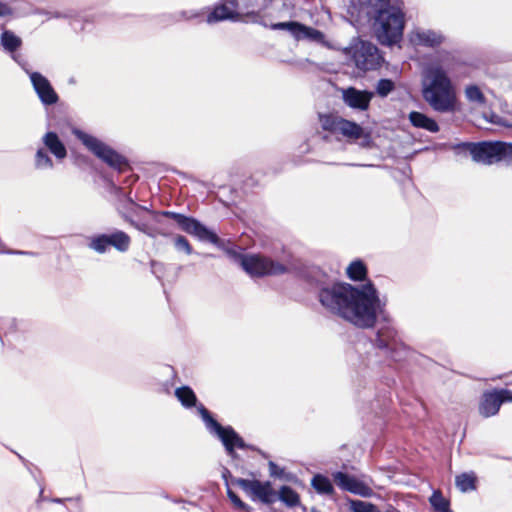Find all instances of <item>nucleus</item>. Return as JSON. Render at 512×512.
Wrapping results in <instances>:
<instances>
[{
	"label": "nucleus",
	"mask_w": 512,
	"mask_h": 512,
	"mask_svg": "<svg viewBox=\"0 0 512 512\" xmlns=\"http://www.w3.org/2000/svg\"><path fill=\"white\" fill-rule=\"evenodd\" d=\"M319 301L329 312L359 328H371L383 316L386 303L371 282L360 286L335 283L319 291Z\"/></svg>",
	"instance_id": "1"
},
{
	"label": "nucleus",
	"mask_w": 512,
	"mask_h": 512,
	"mask_svg": "<svg viewBox=\"0 0 512 512\" xmlns=\"http://www.w3.org/2000/svg\"><path fill=\"white\" fill-rule=\"evenodd\" d=\"M121 217L135 229L151 238L157 236H169L172 232L171 225L165 218L173 219L186 233L197 237L201 241L217 243V235L202 225L198 220L172 211L151 212V222L136 221L123 209H119Z\"/></svg>",
	"instance_id": "2"
},
{
	"label": "nucleus",
	"mask_w": 512,
	"mask_h": 512,
	"mask_svg": "<svg viewBox=\"0 0 512 512\" xmlns=\"http://www.w3.org/2000/svg\"><path fill=\"white\" fill-rule=\"evenodd\" d=\"M422 95L434 111L450 113L456 110L455 87L447 72L439 64H431L425 69Z\"/></svg>",
	"instance_id": "3"
},
{
	"label": "nucleus",
	"mask_w": 512,
	"mask_h": 512,
	"mask_svg": "<svg viewBox=\"0 0 512 512\" xmlns=\"http://www.w3.org/2000/svg\"><path fill=\"white\" fill-rule=\"evenodd\" d=\"M375 15L374 29L380 43L392 45L403 35L404 13L400 0H366Z\"/></svg>",
	"instance_id": "4"
},
{
	"label": "nucleus",
	"mask_w": 512,
	"mask_h": 512,
	"mask_svg": "<svg viewBox=\"0 0 512 512\" xmlns=\"http://www.w3.org/2000/svg\"><path fill=\"white\" fill-rule=\"evenodd\" d=\"M475 162L491 165L499 161L512 163V143L481 142L463 145Z\"/></svg>",
	"instance_id": "5"
},
{
	"label": "nucleus",
	"mask_w": 512,
	"mask_h": 512,
	"mask_svg": "<svg viewBox=\"0 0 512 512\" xmlns=\"http://www.w3.org/2000/svg\"><path fill=\"white\" fill-rule=\"evenodd\" d=\"M198 411L206 425V428L210 433L215 434L221 440L227 453L231 457H235L236 455L235 448L245 449L248 447L232 427L221 426L203 405L198 406Z\"/></svg>",
	"instance_id": "6"
},
{
	"label": "nucleus",
	"mask_w": 512,
	"mask_h": 512,
	"mask_svg": "<svg viewBox=\"0 0 512 512\" xmlns=\"http://www.w3.org/2000/svg\"><path fill=\"white\" fill-rule=\"evenodd\" d=\"M74 135L88 150L111 168L122 171L127 166V162L123 156L96 137L77 129L74 130Z\"/></svg>",
	"instance_id": "7"
},
{
	"label": "nucleus",
	"mask_w": 512,
	"mask_h": 512,
	"mask_svg": "<svg viewBox=\"0 0 512 512\" xmlns=\"http://www.w3.org/2000/svg\"><path fill=\"white\" fill-rule=\"evenodd\" d=\"M262 25L270 28L271 30L286 31L296 41H309L321 44L325 42V35L321 31L306 26L297 21H284L275 23H267L263 21Z\"/></svg>",
	"instance_id": "8"
},
{
	"label": "nucleus",
	"mask_w": 512,
	"mask_h": 512,
	"mask_svg": "<svg viewBox=\"0 0 512 512\" xmlns=\"http://www.w3.org/2000/svg\"><path fill=\"white\" fill-rule=\"evenodd\" d=\"M241 266L249 275L256 277L279 275L286 272L284 265L260 255L242 256Z\"/></svg>",
	"instance_id": "9"
},
{
	"label": "nucleus",
	"mask_w": 512,
	"mask_h": 512,
	"mask_svg": "<svg viewBox=\"0 0 512 512\" xmlns=\"http://www.w3.org/2000/svg\"><path fill=\"white\" fill-rule=\"evenodd\" d=\"M233 483L240 487L252 501H260L264 504H272L277 499V493L271 482L237 478Z\"/></svg>",
	"instance_id": "10"
},
{
	"label": "nucleus",
	"mask_w": 512,
	"mask_h": 512,
	"mask_svg": "<svg viewBox=\"0 0 512 512\" xmlns=\"http://www.w3.org/2000/svg\"><path fill=\"white\" fill-rule=\"evenodd\" d=\"M353 60L358 69L369 71L380 67L383 59L375 45L369 42H360L354 47Z\"/></svg>",
	"instance_id": "11"
},
{
	"label": "nucleus",
	"mask_w": 512,
	"mask_h": 512,
	"mask_svg": "<svg viewBox=\"0 0 512 512\" xmlns=\"http://www.w3.org/2000/svg\"><path fill=\"white\" fill-rule=\"evenodd\" d=\"M244 7L245 15L258 16L267 12V15L282 17L291 10L292 4L290 0H249Z\"/></svg>",
	"instance_id": "12"
},
{
	"label": "nucleus",
	"mask_w": 512,
	"mask_h": 512,
	"mask_svg": "<svg viewBox=\"0 0 512 512\" xmlns=\"http://www.w3.org/2000/svg\"><path fill=\"white\" fill-rule=\"evenodd\" d=\"M245 15L244 5H240L237 0H226L224 3L216 6L207 16L208 23H215L224 20H239L240 16Z\"/></svg>",
	"instance_id": "13"
},
{
	"label": "nucleus",
	"mask_w": 512,
	"mask_h": 512,
	"mask_svg": "<svg viewBox=\"0 0 512 512\" xmlns=\"http://www.w3.org/2000/svg\"><path fill=\"white\" fill-rule=\"evenodd\" d=\"M35 92L44 105H53L58 101V95L49 80L39 72H30L25 67Z\"/></svg>",
	"instance_id": "14"
},
{
	"label": "nucleus",
	"mask_w": 512,
	"mask_h": 512,
	"mask_svg": "<svg viewBox=\"0 0 512 512\" xmlns=\"http://www.w3.org/2000/svg\"><path fill=\"white\" fill-rule=\"evenodd\" d=\"M375 345L379 349L391 351V357L395 360H400V356L397 354L403 348V345L399 340L397 331L393 327L385 326L381 328L377 333Z\"/></svg>",
	"instance_id": "15"
},
{
	"label": "nucleus",
	"mask_w": 512,
	"mask_h": 512,
	"mask_svg": "<svg viewBox=\"0 0 512 512\" xmlns=\"http://www.w3.org/2000/svg\"><path fill=\"white\" fill-rule=\"evenodd\" d=\"M373 93L361 91L350 87L343 91V100L345 104L353 109L365 111L369 108Z\"/></svg>",
	"instance_id": "16"
},
{
	"label": "nucleus",
	"mask_w": 512,
	"mask_h": 512,
	"mask_svg": "<svg viewBox=\"0 0 512 512\" xmlns=\"http://www.w3.org/2000/svg\"><path fill=\"white\" fill-rule=\"evenodd\" d=\"M410 41L414 45L435 47L443 43L444 36L430 29H415L410 34Z\"/></svg>",
	"instance_id": "17"
},
{
	"label": "nucleus",
	"mask_w": 512,
	"mask_h": 512,
	"mask_svg": "<svg viewBox=\"0 0 512 512\" xmlns=\"http://www.w3.org/2000/svg\"><path fill=\"white\" fill-rule=\"evenodd\" d=\"M501 405L498 390L487 391L483 393L479 403V413L485 418L494 416L499 412Z\"/></svg>",
	"instance_id": "18"
},
{
	"label": "nucleus",
	"mask_w": 512,
	"mask_h": 512,
	"mask_svg": "<svg viewBox=\"0 0 512 512\" xmlns=\"http://www.w3.org/2000/svg\"><path fill=\"white\" fill-rule=\"evenodd\" d=\"M338 126V132L339 134L343 135L346 138L349 139H360L364 138L362 145L368 146L370 143V137L369 135H364V130L360 125H358L355 122L348 121L346 119H342V121L339 122Z\"/></svg>",
	"instance_id": "19"
},
{
	"label": "nucleus",
	"mask_w": 512,
	"mask_h": 512,
	"mask_svg": "<svg viewBox=\"0 0 512 512\" xmlns=\"http://www.w3.org/2000/svg\"><path fill=\"white\" fill-rule=\"evenodd\" d=\"M45 147L59 160H62L67 155L65 145L59 139L58 135L54 132H47L42 138Z\"/></svg>",
	"instance_id": "20"
},
{
	"label": "nucleus",
	"mask_w": 512,
	"mask_h": 512,
	"mask_svg": "<svg viewBox=\"0 0 512 512\" xmlns=\"http://www.w3.org/2000/svg\"><path fill=\"white\" fill-rule=\"evenodd\" d=\"M409 120L411 124L416 128L424 129L432 133L439 131V125L437 122L421 112H410Z\"/></svg>",
	"instance_id": "21"
},
{
	"label": "nucleus",
	"mask_w": 512,
	"mask_h": 512,
	"mask_svg": "<svg viewBox=\"0 0 512 512\" xmlns=\"http://www.w3.org/2000/svg\"><path fill=\"white\" fill-rule=\"evenodd\" d=\"M109 245L114 247L119 252H126L131 245L130 236L122 230H114L112 233L107 234Z\"/></svg>",
	"instance_id": "22"
},
{
	"label": "nucleus",
	"mask_w": 512,
	"mask_h": 512,
	"mask_svg": "<svg viewBox=\"0 0 512 512\" xmlns=\"http://www.w3.org/2000/svg\"><path fill=\"white\" fill-rule=\"evenodd\" d=\"M456 487L461 492H469L476 489V475L473 472L462 473L455 478Z\"/></svg>",
	"instance_id": "23"
},
{
	"label": "nucleus",
	"mask_w": 512,
	"mask_h": 512,
	"mask_svg": "<svg viewBox=\"0 0 512 512\" xmlns=\"http://www.w3.org/2000/svg\"><path fill=\"white\" fill-rule=\"evenodd\" d=\"M371 483V479L362 480L354 477L353 485L349 487V492L361 497H371L373 495V490L370 486Z\"/></svg>",
	"instance_id": "24"
},
{
	"label": "nucleus",
	"mask_w": 512,
	"mask_h": 512,
	"mask_svg": "<svg viewBox=\"0 0 512 512\" xmlns=\"http://www.w3.org/2000/svg\"><path fill=\"white\" fill-rule=\"evenodd\" d=\"M0 39L2 46L8 52L13 53L22 45L21 38L9 30L2 32Z\"/></svg>",
	"instance_id": "25"
},
{
	"label": "nucleus",
	"mask_w": 512,
	"mask_h": 512,
	"mask_svg": "<svg viewBox=\"0 0 512 512\" xmlns=\"http://www.w3.org/2000/svg\"><path fill=\"white\" fill-rule=\"evenodd\" d=\"M175 396L181 402V404L187 408L195 406L197 401L195 393L188 386L177 388L175 390Z\"/></svg>",
	"instance_id": "26"
},
{
	"label": "nucleus",
	"mask_w": 512,
	"mask_h": 512,
	"mask_svg": "<svg viewBox=\"0 0 512 512\" xmlns=\"http://www.w3.org/2000/svg\"><path fill=\"white\" fill-rule=\"evenodd\" d=\"M466 99L477 106H484L486 104V98L477 85H468L465 90Z\"/></svg>",
	"instance_id": "27"
},
{
	"label": "nucleus",
	"mask_w": 512,
	"mask_h": 512,
	"mask_svg": "<svg viewBox=\"0 0 512 512\" xmlns=\"http://www.w3.org/2000/svg\"><path fill=\"white\" fill-rule=\"evenodd\" d=\"M429 502L435 512H453L450 509L449 501L443 497L439 490H436L432 493L431 497L429 498Z\"/></svg>",
	"instance_id": "28"
},
{
	"label": "nucleus",
	"mask_w": 512,
	"mask_h": 512,
	"mask_svg": "<svg viewBox=\"0 0 512 512\" xmlns=\"http://www.w3.org/2000/svg\"><path fill=\"white\" fill-rule=\"evenodd\" d=\"M347 276L354 281H359L365 278L367 270L364 263L360 260H355L346 269Z\"/></svg>",
	"instance_id": "29"
},
{
	"label": "nucleus",
	"mask_w": 512,
	"mask_h": 512,
	"mask_svg": "<svg viewBox=\"0 0 512 512\" xmlns=\"http://www.w3.org/2000/svg\"><path fill=\"white\" fill-rule=\"evenodd\" d=\"M278 498L289 507H294L299 503V495L289 486L280 488Z\"/></svg>",
	"instance_id": "30"
},
{
	"label": "nucleus",
	"mask_w": 512,
	"mask_h": 512,
	"mask_svg": "<svg viewBox=\"0 0 512 512\" xmlns=\"http://www.w3.org/2000/svg\"><path fill=\"white\" fill-rule=\"evenodd\" d=\"M313 488L321 494H331L333 493V486L331 481L323 476V475H315L312 479Z\"/></svg>",
	"instance_id": "31"
},
{
	"label": "nucleus",
	"mask_w": 512,
	"mask_h": 512,
	"mask_svg": "<svg viewBox=\"0 0 512 512\" xmlns=\"http://www.w3.org/2000/svg\"><path fill=\"white\" fill-rule=\"evenodd\" d=\"M343 118L334 115H320V124L324 130L331 131L333 133L338 132L339 122Z\"/></svg>",
	"instance_id": "32"
},
{
	"label": "nucleus",
	"mask_w": 512,
	"mask_h": 512,
	"mask_svg": "<svg viewBox=\"0 0 512 512\" xmlns=\"http://www.w3.org/2000/svg\"><path fill=\"white\" fill-rule=\"evenodd\" d=\"M109 246L107 234L97 235L89 243V247L100 254L105 253Z\"/></svg>",
	"instance_id": "33"
},
{
	"label": "nucleus",
	"mask_w": 512,
	"mask_h": 512,
	"mask_svg": "<svg viewBox=\"0 0 512 512\" xmlns=\"http://www.w3.org/2000/svg\"><path fill=\"white\" fill-rule=\"evenodd\" d=\"M35 167L37 169H52L53 161L43 148H39L35 154Z\"/></svg>",
	"instance_id": "34"
},
{
	"label": "nucleus",
	"mask_w": 512,
	"mask_h": 512,
	"mask_svg": "<svg viewBox=\"0 0 512 512\" xmlns=\"http://www.w3.org/2000/svg\"><path fill=\"white\" fill-rule=\"evenodd\" d=\"M333 479L340 489L349 492V487L353 485L354 476H350L343 472H335L333 474Z\"/></svg>",
	"instance_id": "35"
},
{
	"label": "nucleus",
	"mask_w": 512,
	"mask_h": 512,
	"mask_svg": "<svg viewBox=\"0 0 512 512\" xmlns=\"http://www.w3.org/2000/svg\"><path fill=\"white\" fill-rule=\"evenodd\" d=\"M395 89V83L390 79H380L376 85V93L380 97L388 96Z\"/></svg>",
	"instance_id": "36"
},
{
	"label": "nucleus",
	"mask_w": 512,
	"mask_h": 512,
	"mask_svg": "<svg viewBox=\"0 0 512 512\" xmlns=\"http://www.w3.org/2000/svg\"><path fill=\"white\" fill-rule=\"evenodd\" d=\"M351 512H380L376 505L360 500L351 501Z\"/></svg>",
	"instance_id": "37"
},
{
	"label": "nucleus",
	"mask_w": 512,
	"mask_h": 512,
	"mask_svg": "<svg viewBox=\"0 0 512 512\" xmlns=\"http://www.w3.org/2000/svg\"><path fill=\"white\" fill-rule=\"evenodd\" d=\"M175 247L178 250L185 251L187 254H191L192 253V247L189 244L188 240L184 236L178 235L175 238Z\"/></svg>",
	"instance_id": "38"
},
{
	"label": "nucleus",
	"mask_w": 512,
	"mask_h": 512,
	"mask_svg": "<svg viewBox=\"0 0 512 512\" xmlns=\"http://www.w3.org/2000/svg\"><path fill=\"white\" fill-rule=\"evenodd\" d=\"M128 206H134V207H136V208H139V209H142V210H144V211H147V212H149L150 214H151V212H152L151 210H149V209H148L147 207H145V206L137 205L131 197H127V199H126V203H125L124 205H122V206H119V207H118V210H119V209H123L124 211H126V212H127V213L132 217V215H131V213H130V208H129Z\"/></svg>",
	"instance_id": "39"
},
{
	"label": "nucleus",
	"mask_w": 512,
	"mask_h": 512,
	"mask_svg": "<svg viewBox=\"0 0 512 512\" xmlns=\"http://www.w3.org/2000/svg\"><path fill=\"white\" fill-rule=\"evenodd\" d=\"M269 473L271 477L281 478L284 474V469L280 468L273 461H270L269 464Z\"/></svg>",
	"instance_id": "40"
},
{
	"label": "nucleus",
	"mask_w": 512,
	"mask_h": 512,
	"mask_svg": "<svg viewBox=\"0 0 512 512\" xmlns=\"http://www.w3.org/2000/svg\"><path fill=\"white\" fill-rule=\"evenodd\" d=\"M499 396L501 398V403L504 402H512V391L509 389H499Z\"/></svg>",
	"instance_id": "41"
},
{
	"label": "nucleus",
	"mask_w": 512,
	"mask_h": 512,
	"mask_svg": "<svg viewBox=\"0 0 512 512\" xmlns=\"http://www.w3.org/2000/svg\"><path fill=\"white\" fill-rule=\"evenodd\" d=\"M13 15L12 7L4 2H0V17H6Z\"/></svg>",
	"instance_id": "42"
},
{
	"label": "nucleus",
	"mask_w": 512,
	"mask_h": 512,
	"mask_svg": "<svg viewBox=\"0 0 512 512\" xmlns=\"http://www.w3.org/2000/svg\"><path fill=\"white\" fill-rule=\"evenodd\" d=\"M233 505L240 511H249L250 507L244 503L240 498L233 503Z\"/></svg>",
	"instance_id": "43"
},
{
	"label": "nucleus",
	"mask_w": 512,
	"mask_h": 512,
	"mask_svg": "<svg viewBox=\"0 0 512 512\" xmlns=\"http://www.w3.org/2000/svg\"><path fill=\"white\" fill-rule=\"evenodd\" d=\"M227 496L230 499L232 503H235L236 500H238V495L233 492L229 487L227 488Z\"/></svg>",
	"instance_id": "44"
},
{
	"label": "nucleus",
	"mask_w": 512,
	"mask_h": 512,
	"mask_svg": "<svg viewBox=\"0 0 512 512\" xmlns=\"http://www.w3.org/2000/svg\"><path fill=\"white\" fill-rule=\"evenodd\" d=\"M498 118H499V117H498L497 115L492 114V115H491V118H490V121H491L492 123L498 124V123H500V122L498 121Z\"/></svg>",
	"instance_id": "45"
},
{
	"label": "nucleus",
	"mask_w": 512,
	"mask_h": 512,
	"mask_svg": "<svg viewBox=\"0 0 512 512\" xmlns=\"http://www.w3.org/2000/svg\"><path fill=\"white\" fill-rule=\"evenodd\" d=\"M385 512H400L398 511L397 509H395L394 507H390L389 509H387Z\"/></svg>",
	"instance_id": "46"
},
{
	"label": "nucleus",
	"mask_w": 512,
	"mask_h": 512,
	"mask_svg": "<svg viewBox=\"0 0 512 512\" xmlns=\"http://www.w3.org/2000/svg\"><path fill=\"white\" fill-rule=\"evenodd\" d=\"M198 16H199V14H193V15H189V16L186 15V13L184 14V17L187 19L192 18V17H198Z\"/></svg>",
	"instance_id": "47"
}]
</instances>
